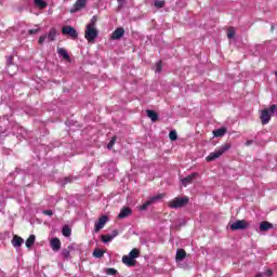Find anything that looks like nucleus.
Instances as JSON below:
<instances>
[{"mask_svg":"<svg viewBox=\"0 0 277 277\" xmlns=\"http://www.w3.org/2000/svg\"><path fill=\"white\" fill-rule=\"evenodd\" d=\"M88 5V0H77L72 8L70 9V14H76V12H80Z\"/></svg>","mask_w":277,"mask_h":277,"instance_id":"obj_7","label":"nucleus"},{"mask_svg":"<svg viewBox=\"0 0 277 277\" xmlns=\"http://www.w3.org/2000/svg\"><path fill=\"white\" fill-rule=\"evenodd\" d=\"M122 263H124V265H127L128 267H133L135 265V260L130 258V255H123Z\"/></svg>","mask_w":277,"mask_h":277,"instance_id":"obj_18","label":"nucleus"},{"mask_svg":"<svg viewBox=\"0 0 277 277\" xmlns=\"http://www.w3.org/2000/svg\"><path fill=\"white\" fill-rule=\"evenodd\" d=\"M96 21H98V18L96 17V15H94L90 23L87 25V27H96Z\"/></svg>","mask_w":277,"mask_h":277,"instance_id":"obj_32","label":"nucleus"},{"mask_svg":"<svg viewBox=\"0 0 277 277\" xmlns=\"http://www.w3.org/2000/svg\"><path fill=\"white\" fill-rule=\"evenodd\" d=\"M189 202V197H175L168 202L170 209H183Z\"/></svg>","mask_w":277,"mask_h":277,"instance_id":"obj_2","label":"nucleus"},{"mask_svg":"<svg viewBox=\"0 0 277 277\" xmlns=\"http://www.w3.org/2000/svg\"><path fill=\"white\" fill-rule=\"evenodd\" d=\"M104 254H105V250L95 249V250L93 251V256H94L95 259H103Z\"/></svg>","mask_w":277,"mask_h":277,"instance_id":"obj_25","label":"nucleus"},{"mask_svg":"<svg viewBox=\"0 0 277 277\" xmlns=\"http://www.w3.org/2000/svg\"><path fill=\"white\" fill-rule=\"evenodd\" d=\"M274 228V225L267 221H263L260 223V232L265 233L267 230H272Z\"/></svg>","mask_w":277,"mask_h":277,"instance_id":"obj_14","label":"nucleus"},{"mask_svg":"<svg viewBox=\"0 0 277 277\" xmlns=\"http://www.w3.org/2000/svg\"><path fill=\"white\" fill-rule=\"evenodd\" d=\"M70 250H75L72 245H69L67 249H63L62 256L68 261L70 259Z\"/></svg>","mask_w":277,"mask_h":277,"instance_id":"obj_20","label":"nucleus"},{"mask_svg":"<svg viewBox=\"0 0 277 277\" xmlns=\"http://www.w3.org/2000/svg\"><path fill=\"white\" fill-rule=\"evenodd\" d=\"M13 60H14V56H8V65L10 66V65H12V62H13Z\"/></svg>","mask_w":277,"mask_h":277,"instance_id":"obj_42","label":"nucleus"},{"mask_svg":"<svg viewBox=\"0 0 277 277\" xmlns=\"http://www.w3.org/2000/svg\"><path fill=\"white\" fill-rule=\"evenodd\" d=\"M133 214V210H131V208L129 207H123L120 210V213L118 214V219L119 220H124L126 217H129V215Z\"/></svg>","mask_w":277,"mask_h":277,"instance_id":"obj_10","label":"nucleus"},{"mask_svg":"<svg viewBox=\"0 0 277 277\" xmlns=\"http://www.w3.org/2000/svg\"><path fill=\"white\" fill-rule=\"evenodd\" d=\"M47 39H48L47 35H43V36L39 37V44H44Z\"/></svg>","mask_w":277,"mask_h":277,"instance_id":"obj_36","label":"nucleus"},{"mask_svg":"<svg viewBox=\"0 0 277 277\" xmlns=\"http://www.w3.org/2000/svg\"><path fill=\"white\" fill-rule=\"evenodd\" d=\"M124 36V28L119 27L111 34V40H120Z\"/></svg>","mask_w":277,"mask_h":277,"instance_id":"obj_13","label":"nucleus"},{"mask_svg":"<svg viewBox=\"0 0 277 277\" xmlns=\"http://www.w3.org/2000/svg\"><path fill=\"white\" fill-rule=\"evenodd\" d=\"M105 274H107V276H116V274H118V271L116 268H106Z\"/></svg>","mask_w":277,"mask_h":277,"instance_id":"obj_31","label":"nucleus"},{"mask_svg":"<svg viewBox=\"0 0 277 277\" xmlns=\"http://www.w3.org/2000/svg\"><path fill=\"white\" fill-rule=\"evenodd\" d=\"M147 117L151 119V122H157L159 120V115L155 110H146Z\"/></svg>","mask_w":277,"mask_h":277,"instance_id":"obj_21","label":"nucleus"},{"mask_svg":"<svg viewBox=\"0 0 277 277\" xmlns=\"http://www.w3.org/2000/svg\"><path fill=\"white\" fill-rule=\"evenodd\" d=\"M57 54L60 55V57H63L65 62H70V55L68 54V51H66V49L57 48Z\"/></svg>","mask_w":277,"mask_h":277,"instance_id":"obj_15","label":"nucleus"},{"mask_svg":"<svg viewBox=\"0 0 277 277\" xmlns=\"http://www.w3.org/2000/svg\"><path fill=\"white\" fill-rule=\"evenodd\" d=\"M84 38L85 40H88V42H94V40L98 38V30L96 29V27L87 26Z\"/></svg>","mask_w":277,"mask_h":277,"instance_id":"obj_3","label":"nucleus"},{"mask_svg":"<svg viewBox=\"0 0 277 277\" xmlns=\"http://www.w3.org/2000/svg\"><path fill=\"white\" fill-rule=\"evenodd\" d=\"M250 228V223L246 220H238L230 225V230H246Z\"/></svg>","mask_w":277,"mask_h":277,"instance_id":"obj_4","label":"nucleus"},{"mask_svg":"<svg viewBox=\"0 0 277 277\" xmlns=\"http://www.w3.org/2000/svg\"><path fill=\"white\" fill-rule=\"evenodd\" d=\"M163 194H159L157 196L150 197L146 202H144L141 207L140 210L141 211H146V209H148V207H150V205H155V202H159V200H161V198H163Z\"/></svg>","mask_w":277,"mask_h":277,"instance_id":"obj_5","label":"nucleus"},{"mask_svg":"<svg viewBox=\"0 0 277 277\" xmlns=\"http://www.w3.org/2000/svg\"><path fill=\"white\" fill-rule=\"evenodd\" d=\"M260 120L262 124H269V120H272V115L268 109L261 110Z\"/></svg>","mask_w":277,"mask_h":277,"instance_id":"obj_9","label":"nucleus"},{"mask_svg":"<svg viewBox=\"0 0 277 277\" xmlns=\"http://www.w3.org/2000/svg\"><path fill=\"white\" fill-rule=\"evenodd\" d=\"M56 36H57V30L55 28H51L47 35L48 42L55 41Z\"/></svg>","mask_w":277,"mask_h":277,"instance_id":"obj_19","label":"nucleus"},{"mask_svg":"<svg viewBox=\"0 0 277 277\" xmlns=\"http://www.w3.org/2000/svg\"><path fill=\"white\" fill-rule=\"evenodd\" d=\"M107 222H109V217H107V215L101 216L98 221L95 222V226H94L95 233H98L100 230H102V228H105V224H107Z\"/></svg>","mask_w":277,"mask_h":277,"instance_id":"obj_8","label":"nucleus"},{"mask_svg":"<svg viewBox=\"0 0 277 277\" xmlns=\"http://www.w3.org/2000/svg\"><path fill=\"white\" fill-rule=\"evenodd\" d=\"M268 114H276V105H272L269 108H268Z\"/></svg>","mask_w":277,"mask_h":277,"instance_id":"obj_39","label":"nucleus"},{"mask_svg":"<svg viewBox=\"0 0 277 277\" xmlns=\"http://www.w3.org/2000/svg\"><path fill=\"white\" fill-rule=\"evenodd\" d=\"M74 179H75V177H72V176H67V177H65V179H64V185H66V184H68V183H72Z\"/></svg>","mask_w":277,"mask_h":277,"instance_id":"obj_37","label":"nucleus"},{"mask_svg":"<svg viewBox=\"0 0 277 277\" xmlns=\"http://www.w3.org/2000/svg\"><path fill=\"white\" fill-rule=\"evenodd\" d=\"M25 240L21 236H14L12 239V243L14 248H21Z\"/></svg>","mask_w":277,"mask_h":277,"instance_id":"obj_17","label":"nucleus"},{"mask_svg":"<svg viewBox=\"0 0 277 277\" xmlns=\"http://www.w3.org/2000/svg\"><path fill=\"white\" fill-rule=\"evenodd\" d=\"M110 237H118V233L116 230L113 232V235H110Z\"/></svg>","mask_w":277,"mask_h":277,"instance_id":"obj_44","label":"nucleus"},{"mask_svg":"<svg viewBox=\"0 0 277 277\" xmlns=\"http://www.w3.org/2000/svg\"><path fill=\"white\" fill-rule=\"evenodd\" d=\"M129 256L132 258L133 260L137 259V256H140V250L132 249L129 253Z\"/></svg>","mask_w":277,"mask_h":277,"instance_id":"obj_29","label":"nucleus"},{"mask_svg":"<svg viewBox=\"0 0 277 277\" xmlns=\"http://www.w3.org/2000/svg\"><path fill=\"white\" fill-rule=\"evenodd\" d=\"M50 246L54 252H57L62 249V241L60 240V238H52V240L50 241Z\"/></svg>","mask_w":277,"mask_h":277,"instance_id":"obj_12","label":"nucleus"},{"mask_svg":"<svg viewBox=\"0 0 277 277\" xmlns=\"http://www.w3.org/2000/svg\"><path fill=\"white\" fill-rule=\"evenodd\" d=\"M187 256V252H185V249H177L175 254V261L176 263H181Z\"/></svg>","mask_w":277,"mask_h":277,"instance_id":"obj_16","label":"nucleus"},{"mask_svg":"<svg viewBox=\"0 0 277 277\" xmlns=\"http://www.w3.org/2000/svg\"><path fill=\"white\" fill-rule=\"evenodd\" d=\"M114 144H116V136H114L110 142L107 145V149L111 150V148H114Z\"/></svg>","mask_w":277,"mask_h":277,"instance_id":"obj_34","label":"nucleus"},{"mask_svg":"<svg viewBox=\"0 0 277 277\" xmlns=\"http://www.w3.org/2000/svg\"><path fill=\"white\" fill-rule=\"evenodd\" d=\"M227 38H229V40L235 38V28L228 30Z\"/></svg>","mask_w":277,"mask_h":277,"instance_id":"obj_35","label":"nucleus"},{"mask_svg":"<svg viewBox=\"0 0 277 277\" xmlns=\"http://www.w3.org/2000/svg\"><path fill=\"white\" fill-rule=\"evenodd\" d=\"M226 150H230V144L228 143L210 153L209 156H207L206 161H215V159H220Z\"/></svg>","mask_w":277,"mask_h":277,"instance_id":"obj_1","label":"nucleus"},{"mask_svg":"<svg viewBox=\"0 0 277 277\" xmlns=\"http://www.w3.org/2000/svg\"><path fill=\"white\" fill-rule=\"evenodd\" d=\"M38 31H40V28L30 29V30H28V34H29L30 36H34V35H36V34H38Z\"/></svg>","mask_w":277,"mask_h":277,"instance_id":"obj_38","label":"nucleus"},{"mask_svg":"<svg viewBox=\"0 0 277 277\" xmlns=\"http://www.w3.org/2000/svg\"><path fill=\"white\" fill-rule=\"evenodd\" d=\"M154 5H155V8H158V9L166 8V1L164 0H155Z\"/></svg>","mask_w":277,"mask_h":277,"instance_id":"obj_26","label":"nucleus"},{"mask_svg":"<svg viewBox=\"0 0 277 277\" xmlns=\"http://www.w3.org/2000/svg\"><path fill=\"white\" fill-rule=\"evenodd\" d=\"M71 233L72 232L70 230V227H68L66 225L62 229V234L64 235V237H70Z\"/></svg>","mask_w":277,"mask_h":277,"instance_id":"obj_27","label":"nucleus"},{"mask_svg":"<svg viewBox=\"0 0 277 277\" xmlns=\"http://www.w3.org/2000/svg\"><path fill=\"white\" fill-rule=\"evenodd\" d=\"M62 34L64 36H70L72 40H77V38H79V34H77V29H75L72 26L63 27Z\"/></svg>","mask_w":277,"mask_h":277,"instance_id":"obj_6","label":"nucleus"},{"mask_svg":"<svg viewBox=\"0 0 277 277\" xmlns=\"http://www.w3.org/2000/svg\"><path fill=\"white\" fill-rule=\"evenodd\" d=\"M169 138H170L172 142H176V140H179V135L176 134V131H175V130H172V131L169 133Z\"/></svg>","mask_w":277,"mask_h":277,"instance_id":"obj_30","label":"nucleus"},{"mask_svg":"<svg viewBox=\"0 0 277 277\" xmlns=\"http://www.w3.org/2000/svg\"><path fill=\"white\" fill-rule=\"evenodd\" d=\"M214 137H224L226 135V128L216 129L213 131Z\"/></svg>","mask_w":277,"mask_h":277,"instance_id":"obj_22","label":"nucleus"},{"mask_svg":"<svg viewBox=\"0 0 277 277\" xmlns=\"http://www.w3.org/2000/svg\"><path fill=\"white\" fill-rule=\"evenodd\" d=\"M198 176V173L195 172V173H192L190 175L182 179V185L184 187H187V185H192L194 183V179H196Z\"/></svg>","mask_w":277,"mask_h":277,"instance_id":"obj_11","label":"nucleus"},{"mask_svg":"<svg viewBox=\"0 0 277 277\" xmlns=\"http://www.w3.org/2000/svg\"><path fill=\"white\" fill-rule=\"evenodd\" d=\"M36 243V235H30L26 240V248H31Z\"/></svg>","mask_w":277,"mask_h":277,"instance_id":"obj_24","label":"nucleus"},{"mask_svg":"<svg viewBox=\"0 0 277 277\" xmlns=\"http://www.w3.org/2000/svg\"><path fill=\"white\" fill-rule=\"evenodd\" d=\"M163 68V63L161 61H158L156 63V72H160Z\"/></svg>","mask_w":277,"mask_h":277,"instance_id":"obj_33","label":"nucleus"},{"mask_svg":"<svg viewBox=\"0 0 277 277\" xmlns=\"http://www.w3.org/2000/svg\"><path fill=\"white\" fill-rule=\"evenodd\" d=\"M251 144H254V141L249 140L245 143V146H251Z\"/></svg>","mask_w":277,"mask_h":277,"instance_id":"obj_43","label":"nucleus"},{"mask_svg":"<svg viewBox=\"0 0 277 277\" xmlns=\"http://www.w3.org/2000/svg\"><path fill=\"white\" fill-rule=\"evenodd\" d=\"M43 215H49V216H51V215H53V211H51V210H44V211H43Z\"/></svg>","mask_w":277,"mask_h":277,"instance_id":"obj_40","label":"nucleus"},{"mask_svg":"<svg viewBox=\"0 0 277 277\" xmlns=\"http://www.w3.org/2000/svg\"><path fill=\"white\" fill-rule=\"evenodd\" d=\"M103 243H109L110 241H114V236L111 235H104L102 236Z\"/></svg>","mask_w":277,"mask_h":277,"instance_id":"obj_28","label":"nucleus"},{"mask_svg":"<svg viewBox=\"0 0 277 277\" xmlns=\"http://www.w3.org/2000/svg\"><path fill=\"white\" fill-rule=\"evenodd\" d=\"M273 275H274V272H272V269H267L265 272V276H267V277H272Z\"/></svg>","mask_w":277,"mask_h":277,"instance_id":"obj_41","label":"nucleus"},{"mask_svg":"<svg viewBox=\"0 0 277 277\" xmlns=\"http://www.w3.org/2000/svg\"><path fill=\"white\" fill-rule=\"evenodd\" d=\"M119 5H123L124 4V0H117Z\"/></svg>","mask_w":277,"mask_h":277,"instance_id":"obj_45","label":"nucleus"},{"mask_svg":"<svg viewBox=\"0 0 277 277\" xmlns=\"http://www.w3.org/2000/svg\"><path fill=\"white\" fill-rule=\"evenodd\" d=\"M34 3L39 10H44L47 8V2L44 0H34Z\"/></svg>","mask_w":277,"mask_h":277,"instance_id":"obj_23","label":"nucleus"},{"mask_svg":"<svg viewBox=\"0 0 277 277\" xmlns=\"http://www.w3.org/2000/svg\"><path fill=\"white\" fill-rule=\"evenodd\" d=\"M255 277H263V274L259 273Z\"/></svg>","mask_w":277,"mask_h":277,"instance_id":"obj_46","label":"nucleus"}]
</instances>
